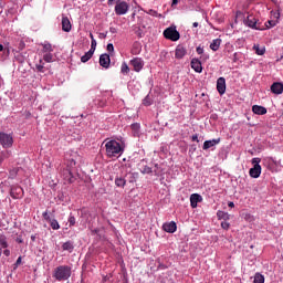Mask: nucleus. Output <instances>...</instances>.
I'll list each match as a JSON object with an SVG mask.
<instances>
[{
  "mask_svg": "<svg viewBox=\"0 0 283 283\" xmlns=\"http://www.w3.org/2000/svg\"><path fill=\"white\" fill-rule=\"evenodd\" d=\"M53 277L57 282H65V280H70L72 277V268L69 265H60L54 269L53 271Z\"/></svg>",
  "mask_w": 283,
  "mask_h": 283,
  "instance_id": "1",
  "label": "nucleus"
},
{
  "mask_svg": "<svg viewBox=\"0 0 283 283\" xmlns=\"http://www.w3.org/2000/svg\"><path fill=\"white\" fill-rule=\"evenodd\" d=\"M106 147V156L108 158H114L120 154H123V147L120 146V143L116 140H109L105 144Z\"/></svg>",
  "mask_w": 283,
  "mask_h": 283,
  "instance_id": "2",
  "label": "nucleus"
},
{
  "mask_svg": "<svg viewBox=\"0 0 283 283\" xmlns=\"http://www.w3.org/2000/svg\"><path fill=\"white\" fill-rule=\"evenodd\" d=\"M0 145H2L3 149H10L14 145L12 134L0 132Z\"/></svg>",
  "mask_w": 283,
  "mask_h": 283,
  "instance_id": "3",
  "label": "nucleus"
},
{
  "mask_svg": "<svg viewBox=\"0 0 283 283\" xmlns=\"http://www.w3.org/2000/svg\"><path fill=\"white\" fill-rule=\"evenodd\" d=\"M165 39L168 41H179L180 40V32L176 30V27H169L164 31Z\"/></svg>",
  "mask_w": 283,
  "mask_h": 283,
  "instance_id": "4",
  "label": "nucleus"
},
{
  "mask_svg": "<svg viewBox=\"0 0 283 283\" xmlns=\"http://www.w3.org/2000/svg\"><path fill=\"white\" fill-rule=\"evenodd\" d=\"M129 12V4L125 1H119L115 6V13L118 17H123V14H127Z\"/></svg>",
  "mask_w": 283,
  "mask_h": 283,
  "instance_id": "5",
  "label": "nucleus"
},
{
  "mask_svg": "<svg viewBox=\"0 0 283 283\" xmlns=\"http://www.w3.org/2000/svg\"><path fill=\"white\" fill-rule=\"evenodd\" d=\"M245 25H248V28H251L252 30H264V27H262L260 22H258V19H255L254 15H248L245 20Z\"/></svg>",
  "mask_w": 283,
  "mask_h": 283,
  "instance_id": "6",
  "label": "nucleus"
},
{
  "mask_svg": "<svg viewBox=\"0 0 283 283\" xmlns=\"http://www.w3.org/2000/svg\"><path fill=\"white\" fill-rule=\"evenodd\" d=\"M10 196L13 200H19L23 197V188L21 186H11Z\"/></svg>",
  "mask_w": 283,
  "mask_h": 283,
  "instance_id": "7",
  "label": "nucleus"
},
{
  "mask_svg": "<svg viewBox=\"0 0 283 283\" xmlns=\"http://www.w3.org/2000/svg\"><path fill=\"white\" fill-rule=\"evenodd\" d=\"M62 178L64 180V185H72V182H74V175H72V170H70V168L62 170Z\"/></svg>",
  "mask_w": 283,
  "mask_h": 283,
  "instance_id": "8",
  "label": "nucleus"
},
{
  "mask_svg": "<svg viewBox=\"0 0 283 283\" xmlns=\"http://www.w3.org/2000/svg\"><path fill=\"white\" fill-rule=\"evenodd\" d=\"M217 91L222 96L227 92V80L224 77H219L217 80Z\"/></svg>",
  "mask_w": 283,
  "mask_h": 283,
  "instance_id": "9",
  "label": "nucleus"
},
{
  "mask_svg": "<svg viewBox=\"0 0 283 283\" xmlns=\"http://www.w3.org/2000/svg\"><path fill=\"white\" fill-rule=\"evenodd\" d=\"M111 63H112V59L109 57V54L104 53L99 56V65L105 70L109 69Z\"/></svg>",
  "mask_w": 283,
  "mask_h": 283,
  "instance_id": "10",
  "label": "nucleus"
},
{
  "mask_svg": "<svg viewBox=\"0 0 283 283\" xmlns=\"http://www.w3.org/2000/svg\"><path fill=\"white\" fill-rule=\"evenodd\" d=\"M163 229L164 231H166V233H176V231L178 230V226L176 224L175 221H170L164 223Z\"/></svg>",
  "mask_w": 283,
  "mask_h": 283,
  "instance_id": "11",
  "label": "nucleus"
},
{
  "mask_svg": "<svg viewBox=\"0 0 283 283\" xmlns=\"http://www.w3.org/2000/svg\"><path fill=\"white\" fill-rule=\"evenodd\" d=\"M130 65H133L135 72H140V70H143L145 63L143 62V59L135 57L130 61Z\"/></svg>",
  "mask_w": 283,
  "mask_h": 283,
  "instance_id": "12",
  "label": "nucleus"
},
{
  "mask_svg": "<svg viewBox=\"0 0 283 283\" xmlns=\"http://www.w3.org/2000/svg\"><path fill=\"white\" fill-rule=\"evenodd\" d=\"M62 30L63 32H72V22L66 15H62Z\"/></svg>",
  "mask_w": 283,
  "mask_h": 283,
  "instance_id": "13",
  "label": "nucleus"
},
{
  "mask_svg": "<svg viewBox=\"0 0 283 283\" xmlns=\"http://www.w3.org/2000/svg\"><path fill=\"white\" fill-rule=\"evenodd\" d=\"M262 174V166L259 164H255L253 168L250 169L249 175L251 178H260V175Z\"/></svg>",
  "mask_w": 283,
  "mask_h": 283,
  "instance_id": "14",
  "label": "nucleus"
},
{
  "mask_svg": "<svg viewBox=\"0 0 283 283\" xmlns=\"http://www.w3.org/2000/svg\"><path fill=\"white\" fill-rule=\"evenodd\" d=\"M191 67L197 72V74H202V62L198 59H192L190 62Z\"/></svg>",
  "mask_w": 283,
  "mask_h": 283,
  "instance_id": "15",
  "label": "nucleus"
},
{
  "mask_svg": "<svg viewBox=\"0 0 283 283\" xmlns=\"http://www.w3.org/2000/svg\"><path fill=\"white\" fill-rule=\"evenodd\" d=\"M198 202H202V196L198 193H192L190 196V207L192 209H196L198 207Z\"/></svg>",
  "mask_w": 283,
  "mask_h": 283,
  "instance_id": "16",
  "label": "nucleus"
},
{
  "mask_svg": "<svg viewBox=\"0 0 283 283\" xmlns=\"http://www.w3.org/2000/svg\"><path fill=\"white\" fill-rule=\"evenodd\" d=\"M186 55H187V49H185V46H182V45H177V48L175 50V57L176 59H185Z\"/></svg>",
  "mask_w": 283,
  "mask_h": 283,
  "instance_id": "17",
  "label": "nucleus"
},
{
  "mask_svg": "<svg viewBox=\"0 0 283 283\" xmlns=\"http://www.w3.org/2000/svg\"><path fill=\"white\" fill-rule=\"evenodd\" d=\"M216 145H220V138L211 139V140H206V142L203 143L202 149H203L205 151H207V149H211V147H216Z\"/></svg>",
  "mask_w": 283,
  "mask_h": 283,
  "instance_id": "18",
  "label": "nucleus"
},
{
  "mask_svg": "<svg viewBox=\"0 0 283 283\" xmlns=\"http://www.w3.org/2000/svg\"><path fill=\"white\" fill-rule=\"evenodd\" d=\"M252 50H254L258 56H264V54L266 53V46L260 44H254Z\"/></svg>",
  "mask_w": 283,
  "mask_h": 283,
  "instance_id": "19",
  "label": "nucleus"
},
{
  "mask_svg": "<svg viewBox=\"0 0 283 283\" xmlns=\"http://www.w3.org/2000/svg\"><path fill=\"white\" fill-rule=\"evenodd\" d=\"M271 92L273 94H282L283 92V84L280 83V82H274L272 85H271Z\"/></svg>",
  "mask_w": 283,
  "mask_h": 283,
  "instance_id": "20",
  "label": "nucleus"
},
{
  "mask_svg": "<svg viewBox=\"0 0 283 283\" xmlns=\"http://www.w3.org/2000/svg\"><path fill=\"white\" fill-rule=\"evenodd\" d=\"M252 112H253V114H256L258 116H264V114H266V107L260 106V105H253Z\"/></svg>",
  "mask_w": 283,
  "mask_h": 283,
  "instance_id": "21",
  "label": "nucleus"
},
{
  "mask_svg": "<svg viewBox=\"0 0 283 283\" xmlns=\"http://www.w3.org/2000/svg\"><path fill=\"white\" fill-rule=\"evenodd\" d=\"M222 43L221 39H214L211 43H210V50H212V52H218V50H220V45Z\"/></svg>",
  "mask_w": 283,
  "mask_h": 283,
  "instance_id": "22",
  "label": "nucleus"
},
{
  "mask_svg": "<svg viewBox=\"0 0 283 283\" xmlns=\"http://www.w3.org/2000/svg\"><path fill=\"white\" fill-rule=\"evenodd\" d=\"M63 251H69V253H72L74 251V242L72 241H66L62 244Z\"/></svg>",
  "mask_w": 283,
  "mask_h": 283,
  "instance_id": "23",
  "label": "nucleus"
},
{
  "mask_svg": "<svg viewBox=\"0 0 283 283\" xmlns=\"http://www.w3.org/2000/svg\"><path fill=\"white\" fill-rule=\"evenodd\" d=\"M217 218L219 219V220H224V221H227V220H230L231 219V214L230 213H228V212H224V211H218L217 212Z\"/></svg>",
  "mask_w": 283,
  "mask_h": 283,
  "instance_id": "24",
  "label": "nucleus"
},
{
  "mask_svg": "<svg viewBox=\"0 0 283 283\" xmlns=\"http://www.w3.org/2000/svg\"><path fill=\"white\" fill-rule=\"evenodd\" d=\"M115 185H116V187H120L123 189V188H125V185H127V180H125V178H123V177H116Z\"/></svg>",
  "mask_w": 283,
  "mask_h": 283,
  "instance_id": "25",
  "label": "nucleus"
},
{
  "mask_svg": "<svg viewBox=\"0 0 283 283\" xmlns=\"http://www.w3.org/2000/svg\"><path fill=\"white\" fill-rule=\"evenodd\" d=\"M42 48H43L42 52L44 54H51V52H54V49L52 48L51 43H44L42 44Z\"/></svg>",
  "mask_w": 283,
  "mask_h": 283,
  "instance_id": "26",
  "label": "nucleus"
},
{
  "mask_svg": "<svg viewBox=\"0 0 283 283\" xmlns=\"http://www.w3.org/2000/svg\"><path fill=\"white\" fill-rule=\"evenodd\" d=\"M94 56V52L93 51H88L86 52L82 57H81V62L82 63H87V61H90V59H92Z\"/></svg>",
  "mask_w": 283,
  "mask_h": 283,
  "instance_id": "27",
  "label": "nucleus"
},
{
  "mask_svg": "<svg viewBox=\"0 0 283 283\" xmlns=\"http://www.w3.org/2000/svg\"><path fill=\"white\" fill-rule=\"evenodd\" d=\"M35 70L42 74L45 72V63L43 60H40L39 63L35 64Z\"/></svg>",
  "mask_w": 283,
  "mask_h": 283,
  "instance_id": "28",
  "label": "nucleus"
},
{
  "mask_svg": "<svg viewBox=\"0 0 283 283\" xmlns=\"http://www.w3.org/2000/svg\"><path fill=\"white\" fill-rule=\"evenodd\" d=\"M0 248L8 249V238L4 234H0Z\"/></svg>",
  "mask_w": 283,
  "mask_h": 283,
  "instance_id": "29",
  "label": "nucleus"
},
{
  "mask_svg": "<svg viewBox=\"0 0 283 283\" xmlns=\"http://www.w3.org/2000/svg\"><path fill=\"white\" fill-rule=\"evenodd\" d=\"M49 223L53 231H59V229H61V226L59 224V221L56 219H52Z\"/></svg>",
  "mask_w": 283,
  "mask_h": 283,
  "instance_id": "30",
  "label": "nucleus"
},
{
  "mask_svg": "<svg viewBox=\"0 0 283 283\" xmlns=\"http://www.w3.org/2000/svg\"><path fill=\"white\" fill-rule=\"evenodd\" d=\"M43 61H45V63H53L54 62V55L52 53H45L43 55Z\"/></svg>",
  "mask_w": 283,
  "mask_h": 283,
  "instance_id": "31",
  "label": "nucleus"
},
{
  "mask_svg": "<svg viewBox=\"0 0 283 283\" xmlns=\"http://www.w3.org/2000/svg\"><path fill=\"white\" fill-rule=\"evenodd\" d=\"M254 283H264V275H262L261 273H255Z\"/></svg>",
  "mask_w": 283,
  "mask_h": 283,
  "instance_id": "32",
  "label": "nucleus"
},
{
  "mask_svg": "<svg viewBox=\"0 0 283 283\" xmlns=\"http://www.w3.org/2000/svg\"><path fill=\"white\" fill-rule=\"evenodd\" d=\"M120 72L122 74H129V66L127 65V63L124 62L122 64Z\"/></svg>",
  "mask_w": 283,
  "mask_h": 283,
  "instance_id": "33",
  "label": "nucleus"
},
{
  "mask_svg": "<svg viewBox=\"0 0 283 283\" xmlns=\"http://www.w3.org/2000/svg\"><path fill=\"white\" fill-rule=\"evenodd\" d=\"M151 103V97L149 95H147L143 101V105H145V107H149Z\"/></svg>",
  "mask_w": 283,
  "mask_h": 283,
  "instance_id": "34",
  "label": "nucleus"
},
{
  "mask_svg": "<svg viewBox=\"0 0 283 283\" xmlns=\"http://www.w3.org/2000/svg\"><path fill=\"white\" fill-rule=\"evenodd\" d=\"M0 156L6 160L8 159L10 156H12V151L10 150H4L0 153Z\"/></svg>",
  "mask_w": 283,
  "mask_h": 283,
  "instance_id": "35",
  "label": "nucleus"
},
{
  "mask_svg": "<svg viewBox=\"0 0 283 283\" xmlns=\"http://www.w3.org/2000/svg\"><path fill=\"white\" fill-rule=\"evenodd\" d=\"M96 45H97L96 40H91L90 51L93 52V53L96 52Z\"/></svg>",
  "mask_w": 283,
  "mask_h": 283,
  "instance_id": "36",
  "label": "nucleus"
},
{
  "mask_svg": "<svg viewBox=\"0 0 283 283\" xmlns=\"http://www.w3.org/2000/svg\"><path fill=\"white\" fill-rule=\"evenodd\" d=\"M142 174H151V167L149 166H144L142 169H140Z\"/></svg>",
  "mask_w": 283,
  "mask_h": 283,
  "instance_id": "37",
  "label": "nucleus"
},
{
  "mask_svg": "<svg viewBox=\"0 0 283 283\" xmlns=\"http://www.w3.org/2000/svg\"><path fill=\"white\" fill-rule=\"evenodd\" d=\"M229 227H231L230 222H227V221L221 222V229L229 231Z\"/></svg>",
  "mask_w": 283,
  "mask_h": 283,
  "instance_id": "38",
  "label": "nucleus"
},
{
  "mask_svg": "<svg viewBox=\"0 0 283 283\" xmlns=\"http://www.w3.org/2000/svg\"><path fill=\"white\" fill-rule=\"evenodd\" d=\"M42 217H43V219H44L46 222L52 221V219L50 218V213H48V211L43 212V213H42Z\"/></svg>",
  "mask_w": 283,
  "mask_h": 283,
  "instance_id": "39",
  "label": "nucleus"
},
{
  "mask_svg": "<svg viewBox=\"0 0 283 283\" xmlns=\"http://www.w3.org/2000/svg\"><path fill=\"white\" fill-rule=\"evenodd\" d=\"M69 223H70V227H74V224H76V218H74V217H70L69 218Z\"/></svg>",
  "mask_w": 283,
  "mask_h": 283,
  "instance_id": "40",
  "label": "nucleus"
},
{
  "mask_svg": "<svg viewBox=\"0 0 283 283\" xmlns=\"http://www.w3.org/2000/svg\"><path fill=\"white\" fill-rule=\"evenodd\" d=\"M274 25H275V21L273 20H269L268 22H265L266 28H274Z\"/></svg>",
  "mask_w": 283,
  "mask_h": 283,
  "instance_id": "41",
  "label": "nucleus"
},
{
  "mask_svg": "<svg viewBox=\"0 0 283 283\" xmlns=\"http://www.w3.org/2000/svg\"><path fill=\"white\" fill-rule=\"evenodd\" d=\"M107 52H109L111 54L114 53V44L108 43L106 46Z\"/></svg>",
  "mask_w": 283,
  "mask_h": 283,
  "instance_id": "42",
  "label": "nucleus"
},
{
  "mask_svg": "<svg viewBox=\"0 0 283 283\" xmlns=\"http://www.w3.org/2000/svg\"><path fill=\"white\" fill-rule=\"evenodd\" d=\"M148 14H150V17H158V11L154 10V9H150L148 11Z\"/></svg>",
  "mask_w": 283,
  "mask_h": 283,
  "instance_id": "43",
  "label": "nucleus"
},
{
  "mask_svg": "<svg viewBox=\"0 0 283 283\" xmlns=\"http://www.w3.org/2000/svg\"><path fill=\"white\" fill-rule=\"evenodd\" d=\"M196 52H197V54H205V49H202V46H198L196 49Z\"/></svg>",
  "mask_w": 283,
  "mask_h": 283,
  "instance_id": "44",
  "label": "nucleus"
},
{
  "mask_svg": "<svg viewBox=\"0 0 283 283\" xmlns=\"http://www.w3.org/2000/svg\"><path fill=\"white\" fill-rule=\"evenodd\" d=\"M132 129H134L135 132H138V129H140V124H133Z\"/></svg>",
  "mask_w": 283,
  "mask_h": 283,
  "instance_id": "45",
  "label": "nucleus"
},
{
  "mask_svg": "<svg viewBox=\"0 0 283 283\" xmlns=\"http://www.w3.org/2000/svg\"><path fill=\"white\" fill-rule=\"evenodd\" d=\"M191 140L192 143H200V140L198 139V134L192 135Z\"/></svg>",
  "mask_w": 283,
  "mask_h": 283,
  "instance_id": "46",
  "label": "nucleus"
},
{
  "mask_svg": "<svg viewBox=\"0 0 283 283\" xmlns=\"http://www.w3.org/2000/svg\"><path fill=\"white\" fill-rule=\"evenodd\" d=\"M261 159L260 158H253L252 159V165H260Z\"/></svg>",
  "mask_w": 283,
  "mask_h": 283,
  "instance_id": "47",
  "label": "nucleus"
},
{
  "mask_svg": "<svg viewBox=\"0 0 283 283\" xmlns=\"http://www.w3.org/2000/svg\"><path fill=\"white\" fill-rule=\"evenodd\" d=\"M3 255H6V258H10V250H8V248L3 250Z\"/></svg>",
  "mask_w": 283,
  "mask_h": 283,
  "instance_id": "48",
  "label": "nucleus"
},
{
  "mask_svg": "<svg viewBox=\"0 0 283 283\" xmlns=\"http://www.w3.org/2000/svg\"><path fill=\"white\" fill-rule=\"evenodd\" d=\"M136 34L138 35L139 39H143V30L138 29Z\"/></svg>",
  "mask_w": 283,
  "mask_h": 283,
  "instance_id": "49",
  "label": "nucleus"
},
{
  "mask_svg": "<svg viewBox=\"0 0 283 283\" xmlns=\"http://www.w3.org/2000/svg\"><path fill=\"white\" fill-rule=\"evenodd\" d=\"M109 32H111L112 34H116V28L111 27V28H109Z\"/></svg>",
  "mask_w": 283,
  "mask_h": 283,
  "instance_id": "50",
  "label": "nucleus"
},
{
  "mask_svg": "<svg viewBox=\"0 0 283 283\" xmlns=\"http://www.w3.org/2000/svg\"><path fill=\"white\" fill-rule=\"evenodd\" d=\"M99 39H107V33H99Z\"/></svg>",
  "mask_w": 283,
  "mask_h": 283,
  "instance_id": "51",
  "label": "nucleus"
},
{
  "mask_svg": "<svg viewBox=\"0 0 283 283\" xmlns=\"http://www.w3.org/2000/svg\"><path fill=\"white\" fill-rule=\"evenodd\" d=\"M19 264H21V256H19L15 261V265L19 266Z\"/></svg>",
  "mask_w": 283,
  "mask_h": 283,
  "instance_id": "52",
  "label": "nucleus"
},
{
  "mask_svg": "<svg viewBox=\"0 0 283 283\" xmlns=\"http://www.w3.org/2000/svg\"><path fill=\"white\" fill-rule=\"evenodd\" d=\"M228 207H230L231 209H233V207H235V203H233L232 201H230V202L228 203Z\"/></svg>",
  "mask_w": 283,
  "mask_h": 283,
  "instance_id": "53",
  "label": "nucleus"
},
{
  "mask_svg": "<svg viewBox=\"0 0 283 283\" xmlns=\"http://www.w3.org/2000/svg\"><path fill=\"white\" fill-rule=\"evenodd\" d=\"M32 242H36V234L31 235Z\"/></svg>",
  "mask_w": 283,
  "mask_h": 283,
  "instance_id": "54",
  "label": "nucleus"
},
{
  "mask_svg": "<svg viewBox=\"0 0 283 283\" xmlns=\"http://www.w3.org/2000/svg\"><path fill=\"white\" fill-rule=\"evenodd\" d=\"M107 4H108V6H114V0H108V1H107Z\"/></svg>",
  "mask_w": 283,
  "mask_h": 283,
  "instance_id": "55",
  "label": "nucleus"
},
{
  "mask_svg": "<svg viewBox=\"0 0 283 283\" xmlns=\"http://www.w3.org/2000/svg\"><path fill=\"white\" fill-rule=\"evenodd\" d=\"M90 39L91 41H96V39H94V34L90 33Z\"/></svg>",
  "mask_w": 283,
  "mask_h": 283,
  "instance_id": "56",
  "label": "nucleus"
},
{
  "mask_svg": "<svg viewBox=\"0 0 283 283\" xmlns=\"http://www.w3.org/2000/svg\"><path fill=\"white\" fill-rule=\"evenodd\" d=\"M172 7L174 6H178V0H172V4H171Z\"/></svg>",
  "mask_w": 283,
  "mask_h": 283,
  "instance_id": "57",
  "label": "nucleus"
},
{
  "mask_svg": "<svg viewBox=\"0 0 283 283\" xmlns=\"http://www.w3.org/2000/svg\"><path fill=\"white\" fill-rule=\"evenodd\" d=\"M3 255V248L0 247V258Z\"/></svg>",
  "mask_w": 283,
  "mask_h": 283,
  "instance_id": "58",
  "label": "nucleus"
},
{
  "mask_svg": "<svg viewBox=\"0 0 283 283\" xmlns=\"http://www.w3.org/2000/svg\"><path fill=\"white\" fill-rule=\"evenodd\" d=\"M192 27H193V28H198V22H193V23H192Z\"/></svg>",
  "mask_w": 283,
  "mask_h": 283,
  "instance_id": "59",
  "label": "nucleus"
},
{
  "mask_svg": "<svg viewBox=\"0 0 283 283\" xmlns=\"http://www.w3.org/2000/svg\"><path fill=\"white\" fill-rule=\"evenodd\" d=\"M0 52H3V44H0Z\"/></svg>",
  "mask_w": 283,
  "mask_h": 283,
  "instance_id": "60",
  "label": "nucleus"
},
{
  "mask_svg": "<svg viewBox=\"0 0 283 283\" xmlns=\"http://www.w3.org/2000/svg\"><path fill=\"white\" fill-rule=\"evenodd\" d=\"M3 157L0 155V164L3 163Z\"/></svg>",
  "mask_w": 283,
  "mask_h": 283,
  "instance_id": "61",
  "label": "nucleus"
},
{
  "mask_svg": "<svg viewBox=\"0 0 283 283\" xmlns=\"http://www.w3.org/2000/svg\"><path fill=\"white\" fill-rule=\"evenodd\" d=\"M18 242H20V243H21V242H23V241H22V240H19Z\"/></svg>",
  "mask_w": 283,
  "mask_h": 283,
  "instance_id": "62",
  "label": "nucleus"
}]
</instances>
